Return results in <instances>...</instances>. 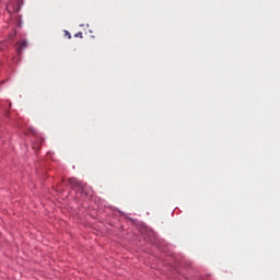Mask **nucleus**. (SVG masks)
Instances as JSON below:
<instances>
[{
  "instance_id": "nucleus-1",
  "label": "nucleus",
  "mask_w": 280,
  "mask_h": 280,
  "mask_svg": "<svg viewBox=\"0 0 280 280\" xmlns=\"http://www.w3.org/2000/svg\"><path fill=\"white\" fill-rule=\"evenodd\" d=\"M68 185L74 189V191H80L81 194H84L85 196H89L91 194V189H89V186L86 184L78 180L77 178H70L68 179Z\"/></svg>"
},
{
  "instance_id": "nucleus-2",
  "label": "nucleus",
  "mask_w": 280,
  "mask_h": 280,
  "mask_svg": "<svg viewBox=\"0 0 280 280\" xmlns=\"http://www.w3.org/2000/svg\"><path fill=\"white\" fill-rule=\"evenodd\" d=\"M21 5H23V0H10L7 4V12H9V14H16L21 12Z\"/></svg>"
},
{
  "instance_id": "nucleus-3",
  "label": "nucleus",
  "mask_w": 280,
  "mask_h": 280,
  "mask_svg": "<svg viewBox=\"0 0 280 280\" xmlns=\"http://www.w3.org/2000/svg\"><path fill=\"white\" fill-rule=\"evenodd\" d=\"M27 47V40H22L18 43V48L16 51L19 54V56H21V54H23V49H25Z\"/></svg>"
},
{
  "instance_id": "nucleus-4",
  "label": "nucleus",
  "mask_w": 280,
  "mask_h": 280,
  "mask_svg": "<svg viewBox=\"0 0 280 280\" xmlns=\"http://www.w3.org/2000/svg\"><path fill=\"white\" fill-rule=\"evenodd\" d=\"M75 38H83V34L82 32H78L75 35H74Z\"/></svg>"
},
{
  "instance_id": "nucleus-5",
  "label": "nucleus",
  "mask_w": 280,
  "mask_h": 280,
  "mask_svg": "<svg viewBox=\"0 0 280 280\" xmlns=\"http://www.w3.org/2000/svg\"><path fill=\"white\" fill-rule=\"evenodd\" d=\"M66 36H67L68 38H71V33H69L68 31H66Z\"/></svg>"
},
{
  "instance_id": "nucleus-6",
  "label": "nucleus",
  "mask_w": 280,
  "mask_h": 280,
  "mask_svg": "<svg viewBox=\"0 0 280 280\" xmlns=\"http://www.w3.org/2000/svg\"><path fill=\"white\" fill-rule=\"evenodd\" d=\"M31 132L32 135H36V131L34 130V128H31Z\"/></svg>"
}]
</instances>
